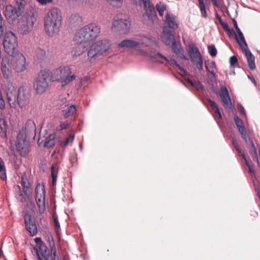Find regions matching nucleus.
<instances>
[{"label":"nucleus","mask_w":260,"mask_h":260,"mask_svg":"<svg viewBox=\"0 0 260 260\" xmlns=\"http://www.w3.org/2000/svg\"><path fill=\"white\" fill-rule=\"evenodd\" d=\"M235 122L238 127V130L242 135V138L245 142L248 144L247 138L249 135L247 134L244 126H243L242 120L240 119L237 115H235L234 117Z\"/></svg>","instance_id":"aec40b11"},{"label":"nucleus","mask_w":260,"mask_h":260,"mask_svg":"<svg viewBox=\"0 0 260 260\" xmlns=\"http://www.w3.org/2000/svg\"><path fill=\"white\" fill-rule=\"evenodd\" d=\"M237 32H238V36L239 37V40H240V42L241 43L242 45V47H241L242 49H244L245 48V47H247V45L246 44V42L245 41V38H244V37L243 36V34L242 33V32L241 31V30L240 29V28L237 30H236Z\"/></svg>","instance_id":"79ce46f5"},{"label":"nucleus","mask_w":260,"mask_h":260,"mask_svg":"<svg viewBox=\"0 0 260 260\" xmlns=\"http://www.w3.org/2000/svg\"><path fill=\"white\" fill-rule=\"evenodd\" d=\"M101 32L100 26L95 23L86 25L75 34L73 41L78 44L86 43L95 40Z\"/></svg>","instance_id":"f257e3e1"},{"label":"nucleus","mask_w":260,"mask_h":260,"mask_svg":"<svg viewBox=\"0 0 260 260\" xmlns=\"http://www.w3.org/2000/svg\"><path fill=\"white\" fill-rule=\"evenodd\" d=\"M137 38L139 42V48L140 47V45L143 47H148L156 43L155 39L151 36L140 35Z\"/></svg>","instance_id":"6ab92c4d"},{"label":"nucleus","mask_w":260,"mask_h":260,"mask_svg":"<svg viewBox=\"0 0 260 260\" xmlns=\"http://www.w3.org/2000/svg\"><path fill=\"white\" fill-rule=\"evenodd\" d=\"M15 197L18 201H20L21 202L23 203L25 201V199L21 191H20L17 193H15Z\"/></svg>","instance_id":"603ef678"},{"label":"nucleus","mask_w":260,"mask_h":260,"mask_svg":"<svg viewBox=\"0 0 260 260\" xmlns=\"http://www.w3.org/2000/svg\"><path fill=\"white\" fill-rule=\"evenodd\" d=\"M1 70L4 77L5 79L9 78L11 74V71L8 68V66L3 62L1 66Z\"/></svg>","instance_id":"4c0bfd02"},{"label":"nucleus","mask_w":260,"mask_h":260,"mask_svg":"<svg viewBox=\"0 0 260 260\" xmlns=\"http://www.w3.org/2000/svg\"><path fill=\"white\" fill-rule=\"evenodd\" d=\"M37 1L42 5H46L48 3H51L53 0H37Z\"/></svg>","instance_id":"0e129e2a"},{"label":"nucleus","mask_w":260,"mask_h":260,"mask_svg":"<svg viewBox=\"0 0 260 260\" xmlns=\"http://www.w3.org/2000/svg\"><path fill=\"white\" fill-rule=\"evenodd\" d=\"M45 199H36V201L37 206L39 208V212L40 213H43L45 210Z\"/></svg>","instance_id":"c9c22d12"},{"label":"nucleus","mask_w":260,"mask_h":260,"mask_svg":"<svg viewBox=\"0 0 260 260\" xmlns=\"http://www.w3.org/2000/svg\"><path fill=\"white\" fill-rule=\"evenodd\" d=\"M50 78V74L49 71L43 70L40 71L34 83V88L37 94H43L48 86L47 79Z\"/></svg>","instance_id":"0eeeda50"},{"label":"nucleus","mask_w":260,"mask_h":260,"mask_svg":"<svg viewBox=\"0 0 260 260\" xmlns=\"http://www.w3.org/2000/svg\"><path fill=\"white\" fill-rule=\"evenodd\" d=\"M24 223L27 230L30 234L34 236L37 233V227L35 222L31 220V216L28 214L24 215Z\"/></svg>","instance_id":"f3484780"},{"label":"nucleus","mask_w":260,"mask_h":260,"mask_svg":"<svg viewBox=\"0 0 260 260\" xmlns=\"http://www.w3.org/2000/svg\"><path fill=\"white\" fill-rule=\"evenodd\" d=\"M237 108L239 112L243 115H245V112L244 107L241 104H238Z\"/></svg>","instance_id":"13d9d810"},{"label":"nucleus","mask_w":260,"mask_h":260,"mask_svg":"<svg viewBox=\"0 0 260 260\" xmlns=\"http://www.w3.org/2000/svg\"><path fill=\"white\" fill-rule=\"evenodd\" d=\"M247 141H248V144L247 143H246V144L247 145L249 144L250 145V148H249L250 153L251 154V155L256 157V158L257 159V153L256 149L254 146V143H253L252 140L248 136V137L247 138Z\"/></svg>","instance_id":"72a5a7b5"},{"label":"nucleus","mask_w":260,"mask_h":260,"mask_svg":"<svg viewBox=\"0 0 260 260\" xmlns=\"http://www.w3.org/2000/svg\"><path fill=\"white\" fill-rule=\"evenodd\" d=\"M149 56L152 61L154 62L158 63H164V62H167L171 66L175 65L180 68L179 65L174 59L172 58L169 59L159 52H150L149 54Z\"/></svg>","instance_id":"4468645a"},{"label":"nucleus","mask_w":260,"mask_h":260,"mask_svg":"<svg viewBox=\"0 0 260 260\" xmlns=\"http://www.w3.org/2000/svg\"><path fill=\"white\" fill-rule=\"evenodd\" d=\"M35 241L37 244H39V246L41 245V244H44V243L42 241L41 238H36L35 239Z\"/></svg>","instance_id":"338daca9"},{"label":"nucleus","mask_w":260,"mask_h":260,"mask_svg":"<svg viewBox=\"0 0 260 260\" xmlns=\"http://www.w3.org/2000/svg\"><path fill=\"white\" fill-rule=\"evenodd\" d=\"M51 177L52 179V185L54 186L56 185V180L58 175V170L57 164H53L51 168Z\"/></svg>","instance_id":"2f4dec72"},{"label":"nucleus","mask_w":260,"mask_h":260,"mask_svg":"<svg viewBox=\"0 0 260 260\" xmlns=\"http://www.w3.org/2000/svg\"><path fill=\"white\" fill-rule=\"evenodd\" d=\"M219 21H220V24L221 25H222L223 29L226 31H229V25L228 24L226 23H225L224 22H223L221 19L220 17L219 18Z\"/></svg>","instance_id":"4d7b16f0"},{"label":"nucleus","mask_w":260,"mask_h":260,"mask_svg":"<svg viewBox=\"0 0 260 260\" xmlns=\"http://www.w3.org/2000/svg\"><path fill=\"white\" fill-rule=\"evenodd\" d=\"M53 221H54V223L55 229V230L57 231L60 228V224H59V223L58 222L57 217H56L55 215H53Z\"/></svg>","instance_id":"5fc2aeb1"},{"label":"nucleus","mask_w":260,"mask_h":260,"mask_svg":"<svg viewBox=\"0 0 260 260\" xmlns=\"http://www.w3.org/2000/svg\"><path fill=\"white\" fill-rule=\"evenodd\" d=\"M37 13L35 9H27L18 21L17 30L22 35L28 34L34 27L36 21Z\"/></svg>","instance_id":"7ed1b4c3"},{"label":"nucleus","mask_w":260,"mask_h":260,"mask_svg":"<svg viewBox=\"0 0 260 260\" xmlns=\"http://www.w3.org/2000/svg\"><path fill=\"white\" fill-rule=\"evenodd\" d=\"M81 22V18L78 14L72 15L71 17V23L79 24Z\"/></svg>","instance_id":"49530a36"},{"label":"nucleus","mask_w":260,"mask_h":260,"mask_svg":"<svg viewBox=\"0 0 260 260\" xmlns=\"http://www.w3.org/2000/svg\"><path fill=\"white\" fill-rule=\"evenodd\" d=\"M13 189L15 191V193L21 191L20 186L19 185H15L13 187Z\"/></svg>","instance_id":"774afa93"},{"label":"nucleus","mask_w":260,"mask_h":260,"mask_svg":"<svg viewBox=\"0 0 260 260\" xmlns=\"http://www.w3.org/2000/svg\"><path fill=\"white\" fill-rule=\"evenodd\" d=\"M226 32L230 37L234 36L240 47H242V45L241 43L240 42L238 35L236 34V32L234 29L229 28V30L226 31Z\"/></svg>","instance_id":"37998d69"},{"label":"nucleus","mask_w":260,"mask_h":260,"mask_svg":"<svg viewBox=\"0 0 260 260\" xmlns=\"http://www.w3.org/2000/svg\"><path fill=\"white\" fill-rule=\"evenodd\" d=\"M172 45V49L174 53H175L179 57L187 59L186 56L183 53V50L181 48L179 44H177L175 40L171 44Z\"/></svg>","instance_id":"a878e982"},{"label":"nucleus","mask_w":260,"mask_h":260,"mask_svg":"<svg viewBox=\"0 0 260 260\" xmlns=\"http://www.w3.org/2000/svg\"><path fill=\"white\" fill-rule=\"evenodd\" d=\"M109 4L116 8H119L122 6V0H106Z\"/></svg>","instance_id":"a18cd8bd"},{"label":"nucleus","mask_w":260,"mask_h":260,"mask_svg":"<svg viewBox=\"0 0 260 260\" xmlns=\"http://www.w3.org/2000/svg\"><path fill=\"white\" fill-rule=\"evenodd\" d=\"M5 20H3L1 14L0 13V37L2 36L4 31V25Z\"/></svg>","instance_id":"864d4df0"},{"label":"nucleus","mask_w":260,"mask_h":260,"mask_svg":"<svg viewBox=\"0 0 260 260\" xmlns=\"http://www.w3.org/2000/svg\"><path fill=\"white\" fill-rule=\"evenodd\" d=\"M50 81L60 82L62 86H66L76 79L75 74H72L71 68L69 66H61L49 72Z\"/></svg>","instance_id":"20e7f679"},{"label":"nucleus","mask_w":260,"mask_h":260,"mask_svg":"<svg viewBox=\"0 0 260 260\" xmlns=\"http://www.w3.org/2000/svg\"><path fill=\"white\" fill-rule=\"evenodd\" d=\"M0 178L2 180H5L7 178L4 162L2 158H0Z\"/></svg>","instance_id":"ea45409f"},{"label":"nucleus","mask_w":260,"mask_h":260,"mask_svg":"<svg viewBox=\"0 0 260 260\" xmlns=\"http://www.w3.org/2000/svg\"><path fill=\"white\" fill-rule=\"evenodd\" d=\"M119 48H137L139 49V42L137 41V38L135 40L131 39H125L122 41L118 45Z\"/></svg>","instance_id":"4be33fe9"},{"label":"nucleus","mask_w":260,"mask_h":260,"mask_svg":"<svg viewBox=\"0 0 260 260\" xmlns=\"http://www.w3.org/2000/svg\"><path fill=\"white\" fill-rule=\"evenodd\" d=\"M165 23L167 25V26L171 29H175L178 27L175 15L168 11L165 15Z\"/></svg>","instance_id":"412c9836"},{"label":"nucleus","mask_w":260,"mask_h":260,"mask_svg":"<svg viewBox=\"0 0 260 260\" xmlns=\"http://www.w3.org/2000/svg\"><path fill=\"white\" fill-rule=\"evenodd\" d=\"M204 1H205V0H198L199 7L200 8L206 7Z\"/></svg>","instance_id":"69168bd1"},{"label":"nucleus","mask_w":260,"mask_h":260,"mask_svg":"<svg viewBox=\"0 0 260 260\" xmlns=\"http://www.w3.org/2000/svg\"><path fill=\"white\" fill-rule=\"evenodd\" d=\"M243 49L244 50L249 68L252 70H254L255 69L254 56L252 54L250 50H246L245 48Z\"/></svg>","instance_id":"bb28decb"},{"label":"nucleus","mask_w":260,"mask_h":260,"mask_svg":"<svg viewBox=\"0 0 260 260\" xmlns=\"http://www.w3.org/2000/svg\"><path fill=\"white\" fill-rule=\"evenodd\" d=\"M5 92L7 95L8 103L11 107H15L16 99L17 90L16 87L12 84H8L5 89Z\"/></svg>","instance_id":"2eb2a0df"},{"label":"nucleus","mask_w":260,"mask_h":260,"mask_svg":"<svg viewBox=\"0 0 260 260\" xmlns=\"http://www.w3.org/2000/svg\"><path fill=\"white\" fill-rule=\"evenodd\" d=\"M62 110V115L64 118L73 115L76 112V107L74 105L69 106L68 105H63L60 106Z\"/></svg>","instance_id":"5701e85b"},{"label":"nucleus","mask_w":260,"mask_h":260,"mask_svg":"<svg viewBox=\"0 0 260 260\" xmlns=\"http://www.w3.org/2000/svg\"><path fill=\"white\" fill-rule=\"evenodd\" d=\"M242 158L244 160L245 164L247 167L252 166V162L250 158H247L244 153H241Z\"/></svg>","instance_id":"3c124183"},{"label":"nucleus","mask_w":260,"mask_h":260,"mask_svg":"<svg viewBox=\"0 0 260 260\" xmlns=\"http://www.w3.org/2000/svg\"><path fill=\"white\" fill-rule=\"evenodd\" d=\"M200 9L202 15L204 17L207 18V12H206V7H203V8H200Z\"/></svg>","instance_id":"680f3d73"},{"label":"nucleus","mask_w":260,"mask_h":260,"mask_svg":"<svg viewBox=\"0 0 260 260\" xmlns=\"http://www.w3.org/2000/svg\"><path fill=\"white\" fill-rule=\"evenodd\" d=\"M44 141L43 146L45 147L50 148L53 146L55 144V134H52L47 137Z\"/></svg>","instance_id":"c85d7f7f"},{"label":"nucleus","mask_w":260,"mask_h":260,"mask_svg":"<svg viewBox=\"0 0 260 260\" xmlns=\"http://www.w3.org/2000/svg\"><path fill=\"white\" fill-rule=\"evenodd\" d=\"M155 8L157 11L158 12L159 15L162 17L164 15L165 11L167 10V6L161 2H159L156 4Z\"/></svg>","instance_id":"f704fd0d"},{"label":"nucleus","mask_w":260,"mask_h":260,"mask_svg":"<svg viewBox=\"0 0 260 260\" xmlns=\"http://www.w3.org/2000/svg\"><path fill=\"white\" fill-rule=\"evenodd\" d=\"M74 139V135H70L69 137L63 141L61 142V145L63 147L67 146L70 143H72Z\"/></svg>","instance_id":"de8ad7c7"},{"label":"nucleus","mask_w":260,"mask_h":260,"mask_svg":"<svg viewBox=\"0 0 260 260\" xmlns=\"http://www.w3.org/2000/svg\"><path fill=\"white\" fill-rule=\"evenodd\" d=\"M37 254L39 260H48L49 250L44 244H41L39 246Z\"/></svg>","instance_id":"b1692460"},{"label":"nucleus","mask_w":260,"mask_h":260,"mask_svg":"<svg viewBox=\"0 0 260 260\" xmlns=\"http://www.w3.org/2000/svg\"><path fill=\"white\" fill-rule=\"evenodd\" d=\"M188 54L191 61L200 70H203V60L198 48L194 44L188 46Z\"/></svg>","instance_id":"1a4fd4ad"},{"label":"nucleus","mask_w":260,"mask_h":260,"mask_svg":"<svg viewBox=\"0 0 260 260\" xmlns=\"http://www.w3.org/2000/svg\"><path fill=\"white\" fill-rule=\"evenodd\" d=\"M205 67L207 71L213 77H216V68L214 61L205 62Z\"/></svg>","instance_id":"7c9ffc66"},{"label":"nucleus","mask_w":260,"mask_h":260,"mask_svg":"<svg viewBox=\"0 0 260 260\" xmlns=\"http://www.w3.org/2000/svg\"><path fill=\"white\" fill-rule=\"evenodd\" d=\"M170 29L167 26H164L161 35L162 42L168 46L171 45V43L175 41L174 35Z\"/></svg>","instance_id":"dca6fc26"},{"label":"nucleus","mask_w":260,"mask_h":260,"mask_svg":"<svg viewBox=\"0 0 260 260\" xmlns=\"http://www.w3.org/2000/svg\"><path fill=\"white\" fill-rule=\"evenodd\" d=\"M136 3H139L140 5H143L144 9L146 10L147 15L154 17H156V12L153 4L150 0H135Z\"/></svg>","instance_id":"a211bd4d"},{"label":"nucleus","mask_w":260,"mask_h":260,"mask_svg":"<svg viewBox=\"0 0 260 260\" xmlns=\"http://www.w3.org/2000/svg\"><path fill=\"white\" fill-rule=\"evenodd\" d=\"M111 45V42L108 40L98 41L92 44L87 50V59L91 62L101 58Z\"/></svg>","instance_id":"39448f33"},{"label":"nucleus","mask_w":260,"mask_h":260,"mask_svg":"<svg viewBox=\"0 0 260 260\" xmlns=\"http://www.w3.org/2000/svg\"><path fill=\"white\" fill-rule=\"evenodd\" d=\"M5 107V103L4 100H3V96L2 95V93L0 91V108L3 109Z\"/></svg>","instance_id":"bf43d9fd"},{"label":"nucleus","mask_w":260,"mask_h":260,"mask_svg":"<svg viewBox=\"0 0 260 260\" xmlns=\"http://www.w3.org/2000/svg\"><path fill=\"white\" fill-rule=\"evenodd\" d=\"M24 9L19 7L9 5L5 8V15L10 23H13L22 13Z\"/></svg>","instance_id":"9d476101"},{"label":"nucleus","mask_w":260,"mask_h":260,"mask_svg":"<svg viewBox=\"0 0 260 260\" xmlns=\"http://www.w3.org/2000/svg\"><path fill=\"white\" fill-rule=\"evenodd\" d=\"M220 96L222 102L224 105H228L229 102H231V99L227 88L222 87L220 89Z\"/></svg>","instance_id":"cd10ccee"},{"label":"nucleus","mask_w":260,"mask_h":260,"mask_svg":"<svg viewBox=\"0 0 260 260\" xmlns=\"http://www.w3.org/2000/svg\"><path fill=\"white\" fill-rule=\"evenodd\" d=\"M20 184L23 187V192L25 194L28 196L30 193L29 183L25 181L24 178L22 177Z\"/></svg>","instance_id":"e433bc0d"},{"label":"nucleus","mask_w":260,"mask_h":260,"mask_svg":"<svg viewBox=\"0 0 260 260\" xmlns=\"http://www.w3.org/2000/svg\"><path fill=\"white\" fill-rule=\"evenodd\" d=\"M71 123L69 122H60L59 124L56 126L55 130L57 132H59L63 129H68Z\"/></svg>","instance_id":"a19ab883"},{"label":"nucleus","mask_w":260,"mask_h":260,"mask_svg":"<svg viewBox=\"0 0 260 260\" xmlns=\"http://www.w3.org/2000/svg\"><path fill=\"white\" fill-rule=\"evenodd\" d=\"M188 82L191 86L195 87L198 90H202L203 88L202 85L198 81H192L191 80H188Z\"/></svg>","instance_id":"c03bdc74"},{"label":"nucleus","mask_w":260,"mask_h":260,"mask_svg":"<svg viewBox=\"0 0 260 260\" xmlns=\"http://www.w3.org/2000/svg\"><path fill=\"white\" fill-rule=\"evenodd\" d=\"M15 6L19 8L24 9L25 6L26 4V0H14Z\"/></svg>","instance_id":"8fccbe9b"},{"label":"nucleus","mask_w":260,"mask_h":260,"mask_svg":"<svg viewBox=\"0 0 260 260\" xmlns=\"http://www.w3.org/2000/svg\"><path fill=\"white\" fill-rule=\"evenodd\" d=\"M90 80V78L88 76H86L80 79L81 84H84L85 83L88 82Z\"/></svg>","instance_id":"052dcab7"},{"label":"nucleus","mask_w":260,"mask_h":260,"mask_svg":"<svg viewBox=\"0 0 260 260\" xmlns=\"http://www.w3.org/2000/svg\"><path fill=\"white\" fill-rule=\"evenodd\" d=\"M61 24V15L59 10L52 8L47 12L44 17V29L50 37L57 35Z\"/></svg>","instance_id":"f03ea898"},{"label":"nucleus","mask_w":260,"mask_h":260,"mask_svg":"<svg viewBox=\"0 0 260 260\" xmlns=\"http://www.w3.org/2000/svg\"><path fill=\"white\" fill-rule=\"evenodd\" d=\"M15 60L13 67L17 72H22L26 69V62L25 57L20 52H16L14 56H12Z\"/></svg>","instance_id":"ddd939ff"},{"label":"nucleus","mask_w":260,"mask_h":260,"mask_svg":"<svg viewBox=\"0 0 260 260\" xmlns=\"http://www.w3.org/2000/svg\"><path fill=\"white\" fill-rule=\"evenodd\" d=\"M121 15H119L114 18L112 25L113 27L123 30L127 32L130 29L131 22L126 19H122Z\"/></svg>","instance_id":"f8f14e48"},{"label":"nucleus","mask_w":260,"mask_h":260,"mask_svg":"<svg viewBox=\"0 0 260 260\" xmlns=\"http://www.w3.org/2000/svg\"><path fill=\"white\" fill-rule=\"evenodd\" d=\"M85 47L81 48L77 46L73 48L71 53L73 56H78L81 55L84 52Z\"/></svg>","instance_id":"58836bf2"},{"label":"nucleus","mask_w":260,"mask_h":260,"mask_svg":"<svg viewBox=\"0 0 260 260\" xmlns=\"http://www.w3.org/2000/svg\"><path fill=\"white\" fill-rule=\"evenodd\" d=\"M208 50L209 54L212 57H215L217 54V50L214 45H209Z\"/></svg>","instance_id":"09e8293b"},{"label":"nucleus","mask_w":260,"mask_h":260,"mask_svg":"<svg viewBox=\"0 0 260 260\" xmlns=\"http://www.w3.org/2000/svg\"><path fill=\"white\" fill-rule=\"evenodd\" d=\"M30 95L24 86L20 87L17 90L16 103L20 109H25L29 103Z\"/></svg>","instance_id":"9b49d317"},{"label":"nucleus","mask_w":260,"mask_h":260,"mask_svg":"<svg viewBox=\"0 0 260 260\" xmlns=\"http://www.w3.org/2000/svg\"><path fill=\"white\" fill-rule=\"evenodd\" d=\"M45 199V190L43 185L38 184L36 188L35 199Z\"/></svg>","instance_id":"c756f323"},{"label":"nucleus","mask_w":260,"mask_h":260,"mask_svg":"<svg viewBox=\"0 0 260 260\" xmlns=\"http://www.w3.org/2000/svg\"><path fill=\"white\" fill-rule=\"evenodd\" d=\"M209 103L210 104V106L214 110L215 118L220 119L221 118V114L220 112V111L217 104L215 103V102L210 100L209 101Z\"/></svg>","instance_id":"473e14b6"},{"label":"nucleus","mask_w":260,"mask_h":260,"mask_svg":"<svg viewBox=\"0 0 260 260\" xmlns=\"http://www.w3.org/2000/svg\"><path fill=\"white\" fill-rule=\"evenodd\" d=\"M238 62V59L235 55L231 56L230 58V63L231 66H234Z\"/></svg>","instance_id":"6e6d98bb"},{"label":"nucleus","mask_w":260,"mask_h":260,"mask_svg":"<svg viewBox=\"0 0 260 260\" xmlns=\"http://www.w3.org/2000/svg\"><path fill=\"white\" fill-rule=\"evenodd\" d=\"M233 144L234 146V147L235 148V149H236V150L241 154L242 153V151L241 150V149H240V148L238 146V145L237 144V143H236L234 140L233 141Z\"/></svg>","instance_id":"e2e57ef3"},{"label":"nucleus","mask_w":260,"mask_h":260,"mask_svg":"<svg viewBox=\"0 0 260 260\" xmlns=\"http://www.w3.org/2000/svg\"><path fill=\"white\" fill-rule=\"evenodd\" d=\"M5 52L10 56H14L18 52L17 39L15 35L11 31L6 32L3 41Z\"/></svg>","instance_id":"423d86ee"},{"label":"nucleus","mask_w":260,"mask_h":260,"mask_svg":"<svg viewBox=\"0 0 260 260\" xmlns=\"http://www.w3.org/2000/svg\"><path fill=\"white\" fill-rule=\"evenodd\" d=\"M25 133L22 131L20 132L17 136L16 147L17 151L21 156H26L29 151V142L26 139Z\"/></svg>","instance_id":"6e6552de"},{"label":"nucleus","mask_w":260,"mask_h":260,"mask_svg":"<svg viewBox=\"0 0 260 260\" xmlns=\"http://www.w3.org/2000/svg\"><path fill=\"white\" fill-rule=\"evenodd\" d=\"M46 51L40 47L36 48L34 52V58L37 63H40L45 58Z\"/></svg>","instance_id":"393cba45"}]
</instances>
